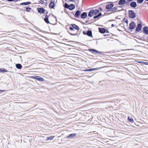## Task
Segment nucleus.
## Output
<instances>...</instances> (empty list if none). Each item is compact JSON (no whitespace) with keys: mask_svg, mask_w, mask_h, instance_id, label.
I'll list each match as a JSON object with an SVG mask.
<instances>
[{"mask_svg":"<svg viewBox=\"0 0 148 148\" xmlns=\"http://www.w3.org/2000/svg\"><path fill=\"white\" fill-rule=\"evenodd\" d=\"M110 3L106 6V9L108 10L107 11V12L111 11L114 12L115 11L117 10V8L115 7L113 8H112L114 6V4H113L112 2L109 3Z\"/></svg>","mask_w":148,"mask_h":148,"instance_id":"1","label":"nucleus"},{"mask_svg":"<svg viewBox=\"0 0 148 148\" xmlns=\"http://www.w3.org/2000/svg\"><path fill=\"white\" fill-rule=\"evenodd\" d=\"M99 12V10L95 9V10H91L88 13V16L90 17H92L93 16L96 15Z\"/></svg>","mask_w":148,"mask_h":148,"instance_id":"2","label":"nucleus"},{"mask_svg":"<svg viewBox=\"0 0 148 148\" xmlns=\"http://www.w3.org/2000/svg\"><path fill=\"white\" fill-rule=\"evenodd\" d=\"M129 17L132 18H133L136 16L135 13L132 10L129 11Z\"/></svg>","mask_w":148,"mask_h":148,"instance_id":"3","label":"nucleus"},{"mask_svg":"<svg viewBox=\"0 0 148 148\" xmlns=\"http://www.w3.org/2000/svg\"><path fill=\"white\" fill-rule=\"evenodd\" d=\"M136 26V25L134 22H132L129 25V28L130 29H134Z\"/></svg>","mask_w":148,"mask_h":148,"instance_id":"4","label":"nucleus"},{"mask_svg":"<svg viewBox=\"0 0 148 148\" xmlns=\"http://www.w3.org/2000/svg\"><path fill=\"white\" fill-rule=\"evenodd\" d=\"M32 77L36 79L41 82L44 81V79L43 78L40 77V76H36L34 77Z\"/></svg>","mask_w":148,"mask_h":148,"instance_id":"5","label":"nucleus"},{"mask_svg":"<svg viewBox=\"0 0 148 148\" xmlns=\"http://www.w3.org/2000/svg\"><path fill=\"white\" fill-rule=\"evenodd\" d=\"M81 12L80 10H78L77 11L75 14V16L76 18H79L81 15Z\"/></svg>","mask_w":148,"mask_h":148,"instance_id":"6","label":"nucleus"},{"mask_svg":"<svg viewBox=\"0 0 148 148\" xmlns=\"http://www.w3.org/2000/svg\"><path fill=\"white\" fill-rule=\"evenodd\" d=\"M37 10L38 12L40 13H43L45 11V9L42 8H38Z\"/></svg>","mask_w":148,"mask_h":148,"instance_id":"7","label":"nucleus"},{"mask_svg":"<svg viewBox=\"0 0 148 148\" xmlns=\"http://www.w3.org/2000/svg\"><path fill=\"white\" fill-rule=\"evenodd\" d=\"M142 25L140 23H139L137 25V27L136 28V31L137 32L140 31L142 28Z\"/></svg>","mask_w":148,"mask_h":148,"instance_id":"8","label":"nucleus"},{"mask_svg":"<svg viewBox=\"0 0 148 148\" xmlns=\"http://www.w3.org/2000/svg\"><path fill=\"white\" fill-rule=\"evenodd\" d=\"M130 6L132 7L135 8L137 7V4L136 2L133 1L130 3Z\"/></svg>","mask_w":148,"mask_h":148,"instance_id":"9","label":"nucleus"},{"mask_svg":"<svg viewBox=\"0 0 148 148\" xmlns=\"http://www.w3.org/2000/svg\"><path fill=\"white\" fill-rule=\"evenodd\" d=\"M143 32L146 35L148 34V27L147 26L144 27L143 28Z\"/></svg>","mask_w":148,"mask_h":148,"instance_id":"10","label":"nucleus"},{"mask_svg":"<svg viewBox=\"0 0 148 148\" xmlns=\"http://www.w3.org/2000/svg\"><path fill=\"white\" fill-rule=\"evenodd\" d=\"M87 14L86 12H84L81 14V17L82 18H85L87 17Z\"/></svg>","mask_w":148,"mask_h":148,"instance_id":"11","label":"nucleus"},{"mask_svg":"<svg viewBox=\"0 0 148 148\" xmlns=\"http://www.w3.org/2000/svg\"><path fill=\"white\" fill-rule=\"evenodd\" d=\"M55 3L51 1L49 4V7L51 9L53 8L55 6Z\"/></svg>","mask_w":148,"mask_h":148,"instance_id":"12","label":"nucleus"},{"mask_svg":"<svg viewBox=\"0 0 148 148\" xmlns=\"http://www.w3.org/2000/svg\"><path fill=\"white\" fill-rule=\"evenodd\" d=\"M125 3V0H120L118 4L119 5H124Z\"/></svg>","mask_w":148,"mask_h":148,"instance_id":"13","label":"nucleus"},{"mask_svg":"<svg viewBox=\"0 0 148 148\" xmlns=\"http://www.w3.org/2000/svg\"><path fill=\"white\" fill-rule=\"evenodd\" d=\"M44 21L47 24L50 23L48 19V15L47 14H46L45 16V17L44 18Z\"/></svg>","mask_w":148,"mask_h":148,"instance_id":"14","label":"nucleus"},{"mask_svg":"<svg viewBox=\"0 0 148 148\" xmlns=\"http://www.w3.org/2000/svg\"><path fill=\"white\" fill-rule=\"evenodd\" d=\"M31 3L29 1H28L26 2H23L21 3L20 4V5H27L29 4H30Z\"/></svg>","mask_w":148,"mask_h":148,"instance_id":"15","label":"nucleus"},{"mask_svg":"<svg viewBox=\"0 0 148 148\" xmlns=\"http://www.w3.org/2000/svg\"><path fill=\"white\" fill-rule=\"evenodd\" d=\"M99 29L100 32L101 33H104L106 31V29L103 28H99Z\"/></svg>","mask_w":148,"mask_h":148,"instance_id":"16","label":"nucleus"},{"mask_svg":"<svg viewBox=\"0 0 148 148\" xmlns=\"http://www.w3.org/2000/svg\"><path fill=\"white\" fill-rule=\"evenodd\" d=\"M98 69V68H93V69H85L84 70L85 71H92L95 70H97Z\"/></svg>","mask_w":148,"mask_h":148,"instance_id":"17","label":"nucleus"},{"mask_svg":"<svg viewBox=\"0 0 148 148\" xmlns=\"http://www.w3.org/2000/svg\"><path fill=\"white\" fill-rule=\"evenodd\" d=\"M15 66L16 68L18 69H21L22 68V66L20 64H16Z\"/></svg>","mask_w":148,"mask_h":148,"instance_id":"18","label":"nucleus"},{"mask_svg":"<svg viewBox=\"0 0 148 148\" xmlns=\"http://www.w3.org/2000/svg\"><path fill=\"white\" fill-rule=\"evenodd\" d=\"M68 9L71 10L74 9V4H71L69 5V8Z\"/></svg>","mask_w":148,"mask_h":148,"instance_id":"19","label":"nucleus"},{"mask_svg":"<svg viewBox=\"0 0 148 148\" xmlns=\"http://www.w3.org/2000/svg\"><path fill=\"white\" fill-rule=\"evenodd\" d=\"M55 136H50L49 137H48L47 138L46 140L47 141L49 140H52L53 139Z\"/></svg>","mask_w":148,"mask_h":148,"instance_id":"20","label":"nucleus"},{"mask_svg":"<svg viewBox=\"0 0 148 148\" xmlns=\"http://www.w3.org/2000/svg\"><path fill=\"white\" fill-rule=\"evenodd\" d=\"M128 119L129 121L131 123H133L134 121L133 118L131 116H128Z\"/></svg>","mask_w":148,"mask_h":148,"instance_id":"21","label":"nucleus"},{"mask_svg":"<svg viewBox=\"0 0 148 148\" xmlns=\"http://www.w3.org/2000/svg\"><path fill=\"white\" fill-rule=\"evenodd\" d=\"M90 50L92 51L94 53H99V54H101V52L100 51H98L94 49H91Z\"/></svg>","mask_w":148,"mask_h":148,"instance_id":"22","label":"nucleus"},{"mask_svg":"<svg viewBox=\"0 0 148 148\" xmlns=\"http://www.w3.org/2000/svg\"><path fill=\"white\" fill-rule=\"evenodd\" d=\"M89 36H92V34L91 31L88 30L87 32V34Z\"/></svg>","mask_w":148,"mask_h":148,"instance_id":"23","label":"nucleus"},{"mask_svg":"<svg viewBox=\"0 0 148 148\" xmlns=\"http://www.w3.org/2000/svg\"><path fill=\"white\" fill-rule=\"evenodd\" d=\"M8 71V70L5 69L0 68V72L3 73L7 72Z\"/></svg>","mask_w":148,"mask_h":148,"instance_id":"24","label":"nucleus"},{"mask_svg":"<svg viewBox=\"0 0 148 148\" xmlns=\"http://www.w3.org/2000/svg\"><path fill=\"white\" fill-rule=\"evenodd\" d=\"M24 8H26V11L28 12H29L31 9V8L29 7L28 6L27 7H25Z\"/></svg>","mask_w":148,"mask_h":148,"instance_id":"25","label":"nucleus"},{"mask_svg":"<svg viewBox=\"0 0 148 148\" xmlns=\"http://www.w3.org/2000/svg\"><path fill=\"white\" fill-rule=\"evenodd\" d=\"M101 15H102V14L101 13H99L97 15L95 16H94L93 18L94 19L97 18L101 16Z\"/></svg>","mask_w":148,"mask_h":148,"instance_id":"26","label":"nucleus"},{"mask_svg":"<svg viewBox=\"0 0 148 148\" xmlns=\"http://www.w3.org/2000/svg\"><path fill=\"white\" fill-rule=\"evenodd\" d=\"M74 137V134H72L68 136L67 138H73Z\"/></svg>","mask_w":148,"mask_h":148,"instance_id":"27","label":"nucleus"},{"mask_svg":"<svg viewBox=\"0 0 148 148\" xmlns=\"http://www.w3.org/2000/svg\"><path fill=\"white\" fill-rule=\"evenodd\" d=\"M69 5H68L66 3H65L64 5V7L65 8L68 9L69 8Z\"/></svg>","mask_w":148,"mask_h":148,"instance_id":"28","label":"nucleus"},{"mask_svg":"<svg viewBox=\"0 0 148 148\" xmlns=\"http://www.w3.org/2000/svg\"><path fill=\"white\" fill-rule=\"evenodd\" d=\"M144 1V0H137V2L138 3H141Z\"/></svg>","mask_w":148,"mask_h":148,"instance_id":"29","label":"nucleus"},{"mask_svg":"<svg viewBox=\"0 0 148 148\" xmlns=\"http://www.w3.org/2000/svg\"><path fill=\"white\" fill-rule=\"evenodd\" d=\"M75 29L79 30V27L77 25H76L75 24Z\"/></svg>","mask_w":148,"mask_h":148,"instance_id":"30","label":"nucleus"},{"mask_svg":"<svg viewBox=\"0 0 148 148\" xmlns=\"http://www.w3.org/2000/svg\"><path fill=\"white\" fill-rule=\"evenodd\" d=\"M124 21L127 24L128 23V20L126 18H124Z\"/></svg>","mask_w":148,"mask_h":148,"instance_id":"31","label":"nucleus"},{"mask_svg":"<svg viewBox=\"0 0 148 148\" xmlns=\"http://www.w3.org/2000/svg\"><path fill=\"white\" fill-rule=\"evenodd\" d=\"M147 63H148L147 62H142H142H141V64H147Z\"/></svg>","mask_w":148,"mask_h":148,"instance_id":"32","label":"nucleus"},{"mask_svg":"<svg viewBox=\"0 0 148 148\" xmlns=\"http://www.w3.org/2000/svg\"><path fill=\"white\" fill-rule=\"evenodd\" d=\"M69 28L71 30H73L74 29L73 28H74L73 27H70Z\"/></svg>","mask_w":148,"mask_h":148,"instance_id":"33","label":"nucleus"},{"mask_svg":"<svg viewBox=\"0 0 148 148\" xmlns=\"http://www.w3.org/2000/svg\"><path fill=\"white\" fill-rule=\"evenodd\" d=\"M83 34L84 35H87V32H86V31H85V32L84 31V32H83Z\"/></svg>","mask_w":148,"mask_h":148,"instance_id":"34","label":"nucleus"},{"mask_svg":"<svg viewBox=\"0 0 148 148\" xmlns=\"http://www.w3.org/2000/svg\"><path fill=\"white\" fill-rule=\"evenodd\" d=\"M40 1H41V2H40V3L42 4H43V3H44L43 1L42 0H40Z\"/></svg>","mask_w":148,"mask_h":148,"instance_id":"35","label":"nucleus"},{"mask_svg":"<svg viewBox=\"0 0 148 148\" xmlns=\"http://www.w3.org/2000/svg\"><path fill=\"white\" fill-rule=\"evenodd\" d=\"M13 1L14 2H16L18 1V0H14Z\"/></svg>","mask_w":148,"mask_h":148,"instance_id":"36","label":"nucleus"},{"mask_svg":"<svg viewBox=\"0 0 148 148\" xmlns=\"http://www.w3.org/2000/svg\"><path fill=\"white\" fill-rule=\"evenodd\" d=\"M99 9L100 10V11H102L103 10L102 8H99Z\"/></svg>","mask_w":148,"mask_h":148,"instance_id":"37","label":"nucleus"},{"mask_svg":"<svg viewBox=\"0 0 148 148\" xmlns=\"http://www.w3.org/2000/svg\"><path fill=\"white\" fill-rule=\"evenodd\" d=\"M71 25L72 26V27L74 28V24H71Z\"/></svg>","mask_w":148,"mask_h":148,"instance_id":"38","label":"nucleus"},{"mask_svg":"<svg viewBox=\"0 0 148 148\" xmlns=\"http://www.w3.org/2000/svg\"><path fill=\"white\" fill-rule=\"evenodd\" d=\"M129 2H131V1H134V0H127Z\"/></svg>","mask_w":148,"mask_h":148,"instance_id":"39","label":"nucleus"},{"mask_svg":"<svg viewBox=\"0 0 148 148\" xmlns=\"http://www.w3.org/2000/svg\"><path fill=\"white\" fill-rule=\"evenodd\" d=\"M4 91V90H0V92H3Z\"/></svg>","mask_w":148,"mask_h":148,"instance_id":"40","label":"nucleus"},{"mask_svg":"<svg viewBox=\"0 0 148 148\" xmlns=\"http://www.w3.org/2000/svg\"><path fill=\"white\" fill-rule=\"evenodd\" d=\"M114 25L113 24H112L111 25V26L113 27H114Z\"/></svg>","mask_w":148,"mask_h":148,"instance_id":"41","label":"nucleus"},{"mask_svg":"<svg viewBox=\"0 0 148 148\" xmlns=\"http://www.w3.org/2000/svg\"><path fill=\"white\" fill-rule=\"evenodd\" d=\"M70 1H74V0H69Z\"/></svg>","mask_w":148,"mask_h":148,"instance_id":"42","label":"nucleus"},{"mask_svg":"<svg viewBox=\"0 0 148 148\" xmlns=\"http://www.w3.org/2000/svg\"><path fill=\"white\" fill-rule=\"evenodd\" d=\"M141 62H142V61H140V62H138L139 63H141Z\"/></svg>","mask_w":148,"mask_h":148,"instance_id":"43","label":"nucleus"},{"mask_svg":"<svg viewBox=\"0 0 148 148\" xmlns=\"http://www.w3.org/2000/svg\"><path fill=\"white\" fill-rule=\"evenodd\" d=\"M48 14V12H47V14Z\"/></svg>","mask_w":148,"mask_h":148,"instance_id":"44","label":"nucleus"},{"mask_svg":"<svg viewBox=\"0 0 148 148\" xmlns=\"http://www.w3.org/2000/svg\"><path fill=\"white\" fill-rule=\"evenodd\" d=\"M65 1H68V0H65Z\"/></svg>","mask_w":148,"mask_h":148,"instance_id":"45","label":"nucleus"},{"mask_svg":"<svg viewBox=\"0 0 148 148\" xmlns=\"http://www.w3.org/2000/svg\"><path fill=\"white\" fill-rule=\"evenodd\" d=\"M71 34V35H74V34Z\"/></svg>","mask_w":148,"mask_h":148,"instance_id":"46","label":"nucleus"},{"mask_svg":"<svg viewBox=\"0 0 148 148\" xmlns=\"http://www.w3.org/2000/svg\"><path fill=\"white\" fill-rule=\"evenodd\" d=\"M74 135H75V136L76 135V134H75Z\"/></svg>","mask_w":148,"mask_h":148,"instance_id":"47","label":"nucleus"},{"mask_svg":"<svg viewBox=\"0 0 148 148\" xmlns=\"http://www.w3.org/2000/svg\"><path fill=\"white\" fill-rule=\"evenodd\" d=\"M74 7H75V5Z\"/></svg>","mask_w":148,"mask_h":148,"instance_id":"48","label":"nucleus"},{"mask_svg":"<svg viewBox=\"0 0 148 148\" xmlns=\"http://www.w3.org/2000/svg\"><path fill=\"white\" fill-rule=\"evenodd\" d=\"M146 0L148 1V0Z\"/></svg>","mask_w":148,"mask_h":148,"instance_id":"49","label":"nucleus"},{"mask_svg":"<svg viewBox=\"0 0 148 148\" xmlns=\"http://www.w3.org/2000/svg\"><path fill=\"white\" fill-rule=\"evenodd\" d=\"M73 14H74L73 12H72Z\"/></svg>","mask_w":148,"mask_h":148,"instance_id":"50","label":"nucleus"},{"mask_svg":"<svg viewBox=\"0 0 148 148\" xmlns=\"http://www.w3.org/2000/svg\"><path fill=\"white\" fill-rule=\"evenodd\" d=\"M86 23H87L88 22V21H86Z\"/></svg>","mask_w":148,"mask_h":148,"instance_id":"51","label":"nucleus"},{"mask_svg":"<svg viewBox=\"0 0 148 148\" xmlns=\"http://www.w3.org/2000/svg\"><path fill=\"white\" fill-rule=\"evenodd\" d=\"M20 0H18V1H20Z\"/></svg>","mask_w":148,"mask_h":148,"instance_id":"52","label":"nucleus"},{"mask_svg":"<svg viewBox=\"0 0 148 148\" xmlns=\"http://www.w3.org/2000/svg\"><path fill=\"white\" fill-rule=\"evenodd\" d=\"M147 3L148 4V2Z\"/></svg>","mask_w":148,"mask_h":148,"instance_id":"53","label":"nucleus"}]
</instances>
